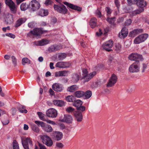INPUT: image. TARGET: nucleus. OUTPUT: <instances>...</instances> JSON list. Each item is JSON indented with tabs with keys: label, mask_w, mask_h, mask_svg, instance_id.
I'll list each match as a JSON object with an SVG mask.
<instances>
[{
	"label": "nucleus",
	"mask_w": 149,
	"mask_h": 149,
	"mask_svg": "<svg viewBox=\"0 0 149 149\" xmlns=\"http://www.w3.org/2000/svg\"><path fill=\"white\" fill-rule=\"evenodd\" d=\"M137 5L140 8L132 11L133 15L139 14L144 11L143 7L146 6L147 5L146 2L143 0H137L136 3Z\"/></svg>",
	"instance_id": "1"
},
{
	"label": "nucleus",
	"mask_w": 149,
	"mask_h": 149,
	"mask_svg": "<svg viewBox=\"0 0 149 149\" xmlns=\"http://www.w3.org/2000/svg\"><path fill=\"white\" fill-rule=\"evenodd\" d=\"M41 139L44 144L49 147L53 145V141L51 138L47 135L42 136Z\"/></svg>",
	"instance_id": "2"
},
{
	"label": "nucleus",
	"mask_w": 149,
	"mask_h": 149,
	"mask_svg": "<svg viewBox=\"0 0 149 149\" xmlns=\"http://www.w3.org/2000/svg\"><path fill=\"white\" fill-rule=\"evenodd\" d=\"M129 60L131 61H134L136 63H139L140 61L143 59L142 56L136 53H132L130 54L129 56Z\"/></svg>",
	"instance_id": "3"
},
{
	"label": "nucleus",
	"mask_w": 149,
	"mask_h": 149,
	"mask_svg": "<svg viewBox=\"0 0 149 149\" xmlns=\"http://www.w3.org/2000/svg\"><path fill=\"white\" fill-rule=\"evenodd\" d=\"M113 41L111 40H109L104 42L102 45V47L104 50L109 52L111 51L113 45Z\"/></svg>",
	"instance_id": "4"
},
{
	"label": "nucleus",
	"mask_w": 149,
	"mask_h": 149,
	"mask_svg": "<svg viewBox=\"0 0 149 149\" xmlns=\"http://www.w3.org/2000/svg\"><path fill=\"white\" fill-rule=\"evenodd\" d=\"M139 63L134 62L129 67V71L132 73L136 72L139 71Z\"/></svg>",
	"instance_id": "5"
},
{
	"label": "nucleus",
	"mask_w": 149,
	"mask_h": 149,
	"mask_svg": "<svg viewBox=\"0 0 149 149\" xmlns=\"http://www.w3.org/2000/svg\"><path fill=\"white\" fill-rule=\"evenodd\" d=\"M117 79V76L114 74H112L109 79L107 84V86L111 87L113 86L116 83Z\"/></svg>",
	"instance_id": "6"
},
{
	"label": "nucleus",
	"mask_w": 149,
	"mask_h": 149,
	"mask_svg": "<svg viewBox=\"0 0 149 149\" xmlns=\"http://www.w3.org/2000/svg\"><path fill=\"white\" fill-rule=\"evenodd\" d=\"M54 9L58 12L63 14H65L67 11L66 7L63 5L60 6L54 5Z\"/></svg>",
	"instance_id": "7"
},
{
	"label": "nucleus",
	"mask_w": 149,
	"mask_h": 149,
	"mask_svg": "<svg viewBox=\"0 0 149 149\" xmlns=\"http://www.w3.org/2000/svg\"><path fill=\"white\" fill-rule=\"evenodd\" d=\"M22 143L24 149H29V143L31 146L32 145V141L29 138H26L25 139H23L22 138Z\"/></svg>",
	"instance_id": "8"
},
{
	"label": "nucleus",
	"mask_w": 149,
	"mask_h": 149,
	"mask_svg": "<svg viewBox=\"0 0 149 149\" xmlns=\"http://www.w3.org/2000/svg\"><path fill=\"white\" fill-rule=\"evenodd\" d=\"M46 115L49 117L56 118L57 116V111L54 109L51 108L47 111Z\"/></svg>",
	"instance_id": "9"
},
{
	"label": "nucleus",
	"mask_w": 149,
	"mask_h": 149,
	"mask_svg": "<svg viewBox=\"0 0 149 149\" xmlns=\"http://www.w3.org/2000/svg\"><path fill=\"white\" fill-rule=\"evenodd\" d=\"M73 120V118L71 116L68 115H65L63 118H60L59 121L67 123H71Z\"/></svg>",
	"instance_id": "10"
},
{
	"label": "nucleus",
	"mask_w": 149,
	"mask_h": 149,
	"mask_svg": "<svg viewBox=\"0 0 149 149\" xmlns=\"http://www.w3.org/2000/svg\"><path fill=\"white\" fill-rule=\"evenodd\" d=\"M43 33V32L41 28H35L30 32V33L38 38H39Z\"/></svg>",
	"instance_id": "11"
},
{
	"label": "nucleus",
	"mask_w": 149,
	"mask_h": 149,
	"mask_svg": "<svg viewBox=\"0 0 149 149\" xmlns=\"http://www.w3.org/2000/svg\"><path fill=\"white\" fill-rule=\"evenodd\" d=\"M31 8L33 11L36 10L40 7V4L36 0H33L31 1Z\"/></svg>",
	"instance_id": "12"
},
{
	"label": "nucleus",
	"mask_w": 149,
	"mask_h": 149,
	"mask_svg": "<svg viewBox=\"0 0 149 149\" xmlns=\"http://www.w3.org/2000/svg\"><path fill=\"white\" fill-rule=\"evenodd\" d=\"M52 88L55 91L61 92L62 91L64 88L63 85L59 83H55L52 86Z\"/></svg>",
	"instance_id": "13"
},
{
	"label": "nucleus",
	"mask_w": 149,
	"mask_h": 149,
	"mask_svg": "<svg viewBox=\"0 0 149 149\" xmlns=\"http://www.w3.org/2000/svg\"><path fill=\"white\" fill-rule=\"evenodd\" d=\"M128 34L127 29L125 27L123 28L119 33L118 36L121 38H124L126 37Z\"/></svg>",
	"instance_id": "14"
},
{
	"label": "nucleus",
	"mask_w": 149,
	"mask_h": 149,
	"mask_svg": "<svg viewBox=\"0 0 149 149\" xmlns=\"http://www.w3.org/2000/svg\"><path fill=\"white\" fill-rule=\"evenodd\" d=\"M63 3L65 5L68 6L69 8H71L72 9L77 10L80 11L81 10V8L77 6L74 5L73 4L69 3L66 2H64Z\"/></svg>",
	"instance_id": "15"
},
{
	"label": "nucleus",
	"mask_w": 149,
	"mask_h": 149,
	"mask_svg": "<svg viewBox=\"0 0 149 149\" xmlns=\"http://www.w3.org/2000/svg\"><path fill=\"white\" fill-rule=\"evenodd\" d=\"M49 40L42 39L41 40L35 42V44L37 45L43 46L49 43Z\"/></svg>",
	"instance_id": "16"
},
{
	"label": "nucleus",
	"mask_w": 149,
	"mask_h": 149,
	"mask_svg": "<svg viewBox=\"0 0 149 149\" xmlns=\"http://www.w3.org/2000/svg\"><path fill=\"white\" fill-rule=\"evenodd\" d=\"M68 71L64 70L59 71L55 73V76L56 77L66 76L68 75Z\"/></svg>",
	"instance_id": "17"
},
{
	"label": "nucleus",
	"mask_w": 149,
	"mask_h": 149,
	"mask_svg": "<svg viewBox=\"0 0 149 149\" xmlns=\"http://www.w3.org/2000/svg\"><path fill=\"white\" fill-rule=\"evenodd\" d=\"M74 115L77 121L80 122L82 121L83 116L81 112L75 111L74 113Z\"/></svg>",
	"instance_id": "18"
},
{
	"label": "nucleus",
	"mask_w": 149,
	"mask_h": 149,
	"mask_svg": "<svg viewBox=\"0 0 149 149\" xmlns=\"http://www.w3.org/2000/svg\"><path fill=\"white\" fill-rule=\"evenodd\" d=\"M54 135L55 139L57 141L61 140L63 137V134L61 132L58 131L54 132Z\"/></svg>",
	"instance_id": "19"
},
{
	"label": "nucleus",
	"mask_w": 149,
	"mask_h": 149,
	"mask_svg": "<svg viewBox=\"0 0 149 149\" xmlns=\"http://www.w3.org/2000/svg\"><path fill=\"white\" fill-rule=\"evenodd\" d=\"M26 20V19L25 18H21L19 19L16 22L15 26L16 27H17L20 26L24 23Z\"/></svg>",
	"instance_id": "20"
},
{
	"label": "nucleus",
	"mask_w": 149,
	"mask_h": 149,
	"mask_svg": "<svg viewBox=\"0 0 149 149\" xmlns=\"http://www.w3.org/2000/svg\"><path fill=\"white\" fill-rule=\"evenodd\" d=\"M53 104L55 106L63 107L65 105L64 102L62 100H54L53 101Z\"/></svg>",
	"instance_id": "21"
},
{
	"label": "nucleus",
	"mask_w": 149,
	"mask_h": 149,
	"mask_svg": "<svg viewBox=\"0 0 149 149\" xmlns=\"http://www.w3.org/2000/svg\"><path fill=\"white\" fill-rule=\"evenodd\" d=\"M143 32V30L142 29H136L133 30L131 31L129 33V36L130 37H134L137 34H138L140 33Z\"/></svg>",
	"instance_id": "22"
},
{
	"label": "nucleus",
	"mask_w": 149,
	"mask_h": 149,
	"mask_svg": "<svg viewBox=\"0 0 149 149\" xmlns=\"http://www.w3.org/2000/svg\"><path fill=\"white\" fill-rule=\"evenodd\" d=\"M97 24V20L95 17H93L90 21V25L92 28H94L96 26Z\"/></svg>",
	"instance_id": "23"
},
{
	"label": "nucleus",
	"mask_w": 149,
	"mask_h": 149,
	"mask_svg": "<svg viewBox=\"0 0 149 149\" xmlns=\"http://www.w3.org/2000/svg\"><path fill=\"white\" fill-rule=\"evenodd\" d=\"M17 108L20 113H26L27 112V111L25 109L26 107L24 106L19 104Z\"/></svg>",
	"instance_id": "24"
},
{
	"label": "nucleus",
	"mask_w": 149,
	"mask_h": 149,
	"mask_svg": "<svg viewBox=\"0 0 149 149\" xmlns=\"http://www.w3.org/2000/svg\"><path fill=\"white\" fill-rule=\"evenodd\" d=\"M42 129L47 132H51L53 130L52 127L49 125H45L44 124V125L42 127Z\"/></svg>",
	"instance_id": "25"
},
{
	"label": "nucleus",
	"mask_w": 149,
	"mask_h": 149,
	"mask_svg": "<svg viewBox=\"0 0 149 149\" xmlns=\"http://www.w3.org/2000/svg\"><path fill=\"white\" fill-rule=\"evenodd\" d=\"M6 22L8 24H10L13 22V15L11 14H9L6 16V18L5 20Z\"/></svg>",
	"instance_id": "26"
},
{
	"label": "nucleus",
	"mask_w": 149,
	"mask_h": 149,
	"mask_svg": "<svg viewBox=\"0 0 149 149\" xmlns=\"http://www.w3.org/2000/svg\"><path fill=\"white\" fill-rule=\"evenodd\" d=\"M79 76L77 73L74 74L72 75V81L74 82H77L79 80Z\"/></svg>",
	"instance_id": "27"
},
{
	"label": "nucleus",
	"mask_w": 149,
	"mask_h": 149,
	"mask_svg": "<svg viewBox=\"0 0 149 149\" xmlns=\"http://www.w3.org/2000/svg\"><path fill=\"white\" fill-rule=\"evenodd\" d=\"M38 14L42 17L48 15V11L47 10L41 9L40 10Z\"/></svg>",
	"instance_id": "28"
},
{
	"label": "nucleus",
	"mask_w": 149,
	"mask_h": 149,
	"mask_svg": "<svg viewBox=\"0 0 149 149\" xmlns=\"http://www.w3.org/2000/svg\"><path fill=\"white\" fill-rule=\"evenodd\" d=\"M78 88V87L77 85H72L68 87L67 88V91L71 92H73L77 90Z\"/></svg>",
	"instance_id": "29"
},
{
	"label": "nucleus",
	"mask_w": 149,
	"mask_h": 149,
	"mask_svg": "<svg viewBox=\"0 0 149 149\" xmlns=\"http://www.w3.org/2000/svg\"><path fill=\"white\" fill-rule=\"evenodd\" d=\"M31 125L32 130L33 131L37 133L39 132V129L36 125L34 123H31Z\"/></svg>",
	"instance_id": "30"
},
{
	"label": "nucleus",
	"mask_w": 149,
	"mask_h": 149,
	"mask_svg": "<svg viewBox=\"0 0 149 149\" xmlns=\"http://www.w3.org/2000/svg\"><path fill=\"white\" fill-rule=\"evenodd\" d=\"M108 64L110 65H112L114 64L115 61L113 56H109L108 60L107 61Z\"/></svg>",
	"instance_id": "31"
},
{
	"label": "nucleus",
	"mask_w": 149,
	"mask_h": 149,
	"mask_svg": "<svg viewBox=\"0 0 149 149\" xmlns=\"http://www.w3.org/2000/svg\"><path fill=\"white\" fill-rule=\"evenodd\" d=\"M59 49L57 46L52 45L48 49L49 52H54Z\"/></svg>",
	"instance_id": "32"
},
{
	"label": "nucleus",
	"mask_w": 149,
	"mask_h": 149,
	"mask_svg": "<svg viewBox=\"0 0 149 149\" xmlns=\"http://www.w3.org/2000/svg\"><path fill=\"white\" fill-rule=\"evenodd\" d=\"M82 104V102L81 101L79 100H77L75 101L73 104V105L78 108L79 107L81 106Z\"/></svg>",
	"instance_id": "33"
},
{
	"label": "nucleus",
	"mask_w": 149,
	"mask_h": 149,
	"mask_svg": "<svg viewBox=\"0 0 149 149\" xmlns=\"http://www.w3.org/2000/svg\"><path fill=\"white\" fill-rule=\"evenodd\" d=\"M67 56L66 54L65 53H59L58 56V58L59 60H63Z\"/></svg>",
	"instance_id": "34"
},
{
	"label": "nucleus",
	"mask_w": 149,
	"mask_h": 149,
	"mask_svg": "<svg viewBox=\"0 0 149 149\" xmlns=\"http://www.w3.org/2000/svg\"><path fill=\"white\" fill-rule=\"evenodd\" d=\"M96 74V72L95 71L89 74L86 77V78H87V79L86 80H85V82L88 81H89Z\"/></svg>",
	"instance_id": "35"
},
{
	"label": "nucleus",
	"mask_w": 149,
	"mask_h": 149,
	"mask_svg": "<svg viewBox=\"0 0 149 149\" xmlns=\"http://www.w3.org/2000/svg\"><path fill=\"white\" fill-rule=\"evenodd\" d=\"M84 95V92L83 91H78L75 92L74 93V96L78 98H80Z\"/></svg>",
	"instance_id": "36"
},
{
	"label": "nucleus",
	"mask_w": 149,
	"mask_h": 149,
	"mask_svg": "<svg viewBox=\"0 0 149 149\" xmlns=\"http://www.w3.org/2000/svg\"><path fill=\"white\" fill-rule=\"evenodd\" d=\"M10 9L12 13H15L17 11V8L15 7L14 3L9 6Z\"/></svg>",
	"instance_id": "37"
},
{
	"label": "nucleus",
	"mask_w": 149,
	"mask_h": 149,
	"mask_svg": "<svg viewBox=\"0 0 149 149\" xmlns=\"http://www.w3.org/2000/svg\"><path fill=\"white\" fill-rule=\"evenodd\" d=\"M148 36V34L146 33L142 34L139 35V37L141 38L143 42L146 40Z\"/></svg>",
	"instance_id": "38"
},
{
	"label": "nucleus",
	"mask_w": 149,
	"mask_h": 149,
	"mask_svg": "<svg viewBox=\"0 0 149 149\" xmlns=\"http://www.w3.org/2000/svg\"><path fill=\"white\" fill-rule=\"evenodd\" d=\"M28 8V6L26 3H23L20 5V9L24 11Z\"/></svg>",
	"instance_id": "39"
},
{
	"label": "nucleus",
	"mask_w": 149,
	"mask_h": 149,
	"mask_svg": "<svg viewBox=\"0 0 149 149\" xmlns=\"http://www.w3.org/2000/svg\"><path fill=\"white\" fill-rule=\"evenodd\" d=\"M55 66L60 68H64V62H59L56 63Z\"/></svg>",
	"instance_id": "40"
},
{
	"label": "nucleus",
	"mask_w": 149,
	"mask_h": 149,
	"mask_svg": "<svg viewBox=\"0 0 149 149\" xmlns=\"http://www.w3.org/2000/svg\"><path fill=\"white\" fill-rule=\"evenodd\" d=\"M88 71L87 69H84L82 70V74L83 76V77L85 80H85H87V78H86L88 74Z\"/></svg>",
	"instance_id": "41"
},
{
	"label": "nucleus",
	"mask_w": 149,
	"mask_h": 149,
	"mask_svg": "<svg viewBox=\"0 0 149 149\" xmlns=\"http://www.w3.org/2000/svg\"><path fill=\"white\" fill-rule=\"evenodd\" d=\"M84 96L86 99L89 98L92 95V93L91 91H88L85 93H84Z\"/></svg>",
	"instance_id": "42"
},
{
	"label": "nucleus",
	"mask_w": 149,
	"mask_h": 149,
	"mask_svg": "<svg viewBox=\"0 0 149 149\" xmlns=\"http://www.w3.org/2000/svg\"><path fill=\"white\" fill-rule=\"evenodd\" d=\"M13 149H19V144L16 140H14L13 142Z\"/></svg>",
	"instance_id": "43"
},
{
	"label": "nucleus",
	"mask_w": 149,
	"mask_h": 149,
	"mask_svg": "<svg viewBox=\"0 0 149 149\" xmlns=\"http://www.w3.org/2000/svg\"><path fill=\"white\" fill-rule=\"evenodd\" d=\"M56 148L58 149H62L64 147V145L61 143L56 142Z\"/></svg>",
	"instance_id": "44"
},
{
	"label": "nucleus",
	"mask_w": 149,
	"mask_h": 149,
	"mask_svg": "<svg viewBox=\"0 0 149 149\" xmlns=\"http://www.w3.org/2000/svg\"><path fill=\"white\" fill-rule=\"evenodd\" d=\"M37 114L40 120L44 121H46V119L44 117V114L42 112H37Z\"/></svg>",
	"instance_id": "45"
},
{
	"label": "nucleus",
	"mask_w": 149,
	"mask_h": 149,
	"mask_svg": "<svg viewBox=\"0 0 149 149\" xmlns=\"http://www.w3.org/2000/svg\"><path fill=\"white\" fill-rule=\"evenodd\" d=\"M143 42L139 36L135 38L134 40V42L135 44H139Z\"/></svg>",
	"instance_id": "46"
},
{
	"label": "nucleus",
	"mask_w": 149,
	"mask_h": 149,
	"mask_svg": "<svg viewBox=\"0 0 149 149\" xmlns=\"http://www.w3.org/2000/svg\"><path fill=\"white\" fill-rule=\"evenodd\" d=\"M66 99L68 102H73L74 100V97L73 96L69 95L66 97Z\"/></svg>",
	"instance_id": "47"
},
{
	"label": "nucleus",
	"mask_w": 149,
	"mask_h": 149,
	"mask_svg": "<svg viewBox=\"0 0 149 149\" xmlns=\"http://www.w3.org/2000/svg\"><path fill=\"white\" fill-rule=\"evenodd\" d=\"M107 21L110 24H113L115 21V17L112 18H108L107 19Z\"/></svg>",
	"instance_id": "48"
},
{
	"label": "nucleus",
	"mask_w": 149,
	"mask_h": 149,
	"mask_svg": "<svg viewBox=\"0 0 149 149\" xmlns=\"http://www.w3.org/2000/svg\"><path fill=\"white\" fill-rule=\"evenodd\" d=\"M121 49L120 45L119 43H117L116 44L115 50L117 52H120Z\"/></svg>",
	"instance_id": "49"
},
{
	"label": "nucleus",
	"mask_w": 149,
	"mask_h": 149,
	"mask_svg": "<svg viewBox=\"0 0 149 149\" xmlns=\"http://www.w3.org/2000/svg\"><path fill=\"white\" fill-rule=\"evenodd\" d=\"M148 67L147 63H143L142 64L141 66V69L142 70V72H144Z\"/></svg>",
	"instance_id": "50"
},
{
	"label": "nucleus",
	"mask_w": 149,
	"mask_h": 149,
	"mask_svg": "<svg viewBox=\"0 0 149 149\" xmlns=\"http://www.w3.org/2000/svg\"><path fill=\"white\" fill-rule=\"evenodd\" d=\"M36 24L34 22H31L28 24V26L29 28H32L35 26Z\"/></svg>",
	"instance_id": "51"
},
{
	"label": "nucleus",
	"mask_w": 149,
	"mask_h": 149,
	"mask_svg": "<svg viewBox=\"0 0 149 149\" xmlns=\"http://www.w3.org/2000/svg\"><path fill=\"white\" fill-rule=\"evenodd\" d=\"M35 123L38 126H40L42 127L44 125V124L45 123L44 122L42 121H35Z\"/></svg>",
	"instance_id": "52"
},
{
	"label": "nucleus",
	"mask_w": 149,
	"mask_h": 149,
	"mask_svg": "<svg viewBox=\"0 0 149 149\" xmlns=\"http://www.w3.org/2000/svg\"><path fill=\"white\" fill-rule=\"evenodd\" d=\"M29 62V60L27 58H24L22 59V64L24 65L26 63H28Z\"/></svg>",
	"instance_id": "53"
},
{
	"label": "nucleus",
	"mask_w": 149,
	"mask_h": 149,
	"mask_svg": "<svg viewBox=\"0 0 149 149\" xmlns=\"http://www.w3.org/2000/svg\"><path fill=\"white\" fill-rule=\"evenodd\" d=\"M14 3L11 0H6L5 3L9 7Z\"/></svg>",
	"instance_id": "54"
},
{
	"label": "nucleus",
	"mask_w": 149,
	"mask_h": 149,
	"mask_svg": "<svg viewBox=\"0 0 149 149\" xmlns=\"http://www.w3.org/2000/svg\"><path fill=\"white\" fill-rule=\"evenodd\" d=\"M12 61L13 63L15 66L17 65V61L16 58L14 56H12L11 57Z\"/></svg>",
	"instance_id": "55"
},
{
	"label": "nucleus",
	"mask_w": 149,
	"mask_h": 149,
	"mask_svg": "<svg viewBox=\"0 0 149 149\" xmlns=\"http://www.w3.org/2000/svg\"><path fill=\"white\" fill-rule=\"evenodd\" d=\"M105 10L106 11L107 14L108 16L109 15H110L111 13V10L109 7H106L105 8Z\"/></svg>",
	"instance_id": "56"
},
{
	"label": "nucleus",
	"mask_w": 149,
	"mask_h": 149,
	"mask_svg": "<svg viewBox=\"0 0 149 149\" xmlns=\"http://www.w3.org/2000/svg\"><path fill=\"white\" fill-rule=\"evenodd\" d=\"M5 35L6 36L13 38H14L15 37V35L11 33H6L5 34Z\"/></svg>",
	"instance_id": "57"
},
{
	"label": "nucleus",
	"mask_w": 149,
	"mask_h": 149,
	"mask_svg": "<svg viewBox=\"0 0 149 149\" xmlns=\"http://www.w3.org/2000/svg\"><path fill=\"white\" fill-rule=\"evenodd\" d=\"M132 21L131 19H127L125 22V24L126 26H128L130 25Z\"/></svg>",
	"instance_id": "58"
},
{
	"label": "nucleus",
	"mask_w": 149,
	"mask_h": 149,
	"mask_svg": "<svg viewBox=\"0 0 149 149\" xmlns=\"http://www.w3.org/2000/svg\"><path fill=\"white\" fill-rule=\"evenodd\" d=\"M64 68L69 67L71 65V63L70 62H64Z\"/></svg>",
	"instance_id": "59"
},
{
	"label": "nucleus",
	"mask_w": 149,
	"mask_h": 149,
	"mask_svg": "<svg viewBox=\"0 0 149 149\" xmlns=\"http://www.w3.org/2000/svg\"><path fill=\"white\" fill-rule=\"evenodd\" d=\"M128 3L130 5L135 4L137 0H127Z\"/></svg>",
	"instance_id": "60"
},
{
	"label": "nucleus",
	"mask_w": 149,
	"mask_h": 149,
	"mask_svg": "<svg viewBox=\"0 0 149 149\" xmlns=\"http://www.w3.org/2000/svg\"><path fill=\"white\" fill-rule=\"evenodd\" d=\"M74 109L71 107H69L66 109V110L68 112H71L74 111Z\"/></svg>",
	"instance_id": "61"
},
{
	"label": "nucleus",
	"mask_w": 149,
	"mask_h": 149,
	"mask_svg": "<svg viewBox=\"0 0 149 149\" xmlns=\"http://www.w3.org/2000/svg\"><path fill=\"white\" fill-rule=\"evenodd\" d=\"M102 33L103 32L102 31V30L100 29H99V31L96 33V35L97 36H101Z\"/></svg>",
	"instance_id": "62"
},
{
	"label": "nucleus",
	"mask_w": 149,
	"mask_h": 149,
	"mask_svg": "<svg viewBox=\"0 0 149 149\" xmlns=\"http://www.w3.org/2000/svg\"><path fill=\"white\" fill-rule=\"evenodd\" d=\"M77 110L81 111H85V107L84 106H80L77 109Z\"/></svg>",
	"instance_id": "63"
},
{
	"label": "nucleus",
	"mask_w": 149,
	"mask_h": 149,
	"mask_svg": "<svg viewBox=\"0 0 149 149\" xmlns=\"http://www.w3.org/2000/svg\"><path fill=\"white\" fill-rule=\"evenodd\" d=\"M114 3L118 9L120 6L119 2L118 0H115Z\"/></svg>",
	"instance_id": "64"
}]
</instances>
